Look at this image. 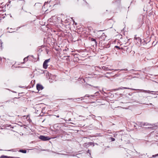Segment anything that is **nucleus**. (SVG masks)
<instances>
[{
    "mask_svg": "<svg viewBox=\"0 0 158 158\" xmlns=\"http://www.w3.org/2000/svg\"><path fill=\"white\" fill-rule=\"evenodd\" d=\"M90 96H91L92 97H94L95 96V95H89L88 94H86L85 95V97H89Z\"/></svg>",
    "mask_w": 158,
    "mask_h": 158,
    "instance_id": "nucleus-21",
    "label": "nucleus"
},
{
    "mask_svg": "<svg viewBox=\"0 0 158 158\" xmlns=\"http://www.w3.org/2000/svg\"><path fill=\"white\" fill-rule=\"evenodd\" d=\"M8 151H11V150H8Z\"/></svg>",
    "mask_w": 158,
    "mask_h": 158,
    "instance_id": "nucleus-34",
    "label": "nucleus"
},
{
    "mask_svg": "<svg viewBox=\"0 0 158 158\" xmlns=\"http://www.w3.org/2000/svg\"><path fill=\"white\" fill-rule=\"evenodd\" d=\"M56 116L57 118H59V115H56Z\"/></svg>",
    "mask_w": 158,
    "mask_h": 158,
    "instance_id": "nucleus-29",
    "label": "nucleus"
},
{
    "mask_svg": "<svg viewBox=\"0 0 158 158\" xmlns=\"http://www.w3.org/2000/svg\"><path fill=\"white\" fill-rule=\"evenodd\" d=\"M90 145H93V146H94V143H92V142H90L89 143Z\"/></svg>",
    "mask_w": 158,
    "mask_h": 158,
    "instance_id": "nucleus-27",
    "label": "nucleus"
},
{
    "mask_svg": "<svg viewBox=\"0 0 158 158\" xmlns=\"http://www.w3.org/2000/svg\"><path fill=\"white\" fill-rule=\"evenodd\" d=\"M121 0H114L113 3L116 6L119 7L121 5Z\"/></svg>",
    "mask_w": 158,
    "mask_h": 158,
    "instance_id": "nucleus-4",
    "label": "nucleus"
},
{
    "mask_svg": "<svg viewBox=\"0 0 158 158\" xmlns=\"http://www.w3.org/2000/svg\"><path fill=\"white\" fill-rule=\"evenodd\" d=\"M107 73V74H108V73H108V72H107V73Z\"/></svg>",
    "mask_w": 158,
    "mask_h": 158,
    "instance_id": "nucleus-31",
    "label": "nucleus"
},
{
    "mask_svg": "<svg viewBox=\"0 0 158 158\" xmlns=\"http://www.w3.org/2000/svg\"><path fill=\"white\" fill-rule=\"evenodd\" d=\"M90 40L94 42L93 44V45H96L97 42L95 39L93 38H91L90 39Z\"/></svg>",
    "mask_w": 158,
    "mask_h": 158,
    "instance_id": "nucleus-12",
    "label": "nucleus"
},
{
    "mask_svg": "<svg viewBox=\"0 0 158 158\" xmlns=\"http://www.w3.org/2000/svg\"><path fill=\"white\" fill-rule=\"evenodd\" d=\"M85 2L86 3H87V4H88V3L87 2H86V1H85Z\"/></svg>",
    "mask_w": 158,
    "mask_h": 158,
    "instance_id": "nucleus-32",
    "label": "nucleus"
},
{
    "mask_svg": "<svg viewBox=\"0 0 158 158\" xmlns=\"http://www.w3.org/2000/svg\"><path fill=\"white\" fill-rule=\"evenodd\" d=\"M106 36L105 33H103L102 34V35L101 36L100 39H101V40H104L106 39Z\"/></svg>",
    "mask_w": 158,
    "mask_h": 158,
    "instance_id": "nucleus-11",
    "label": "nucleus"
},
{
    "mask_svg": "<svg viewBox=\"0 0 158 158\" xmlns=\"http://www.w3.org/2000/svg\"><path fill=\"white\" fill-rule=\"evenodd\" d=\"M148 30L146 31V33L148 35H149L150 34V28L149 27H148Z\"/></svg>",
    "mask_w": 158,
    "mask_h": 158,
    "instance_id": "nucleus-17",
    "label": "nucleus"
},
{
    "mask_svg": "<svg viewBox=\"0 0 158 158\" xmlns=\"http://www.w3.org/2000/svg\"><path fill=\"white\" fill-rule=\"evenodd\" d=\"M143 16V15H141L138 19V21L139 27H141L144 23Z\"/></svg>",
    "mask_w": 158,
    "mask_h": 158,
    "instance_id": "nucleus-3",
    "label": "nucleus"
},
{
    "mask_svg": "<svg viewBox=\"0 0 158 158\" xmlns=\"http://www.w3.org/2000/svg\"><path fill=\"white\" fill-rule=\"evenodd\" d=\"M110 138L112 141H114L115 140V139L113 137H110Z\"/></svg>",
    "mask_w": 158,
    "mask_h": 158,
    "instance_id": "nucleus-24",
    "label": "nucleus"
},
{
    "mask_svg": "<svg viewBox=\"0 0 158 158\" xmlns=\"http://www.w3.org/2000/svg\"><path fill=\"white\" fill-rule=\"evenodd\" d=\"M131 89V90H136V91L138 90V91H139V92H146V93H150L151 92L158 93V91H156V92H155V91H150V90H143V89H132V88H127V87H119L117 89L118 90H119V89ZM138 92H139V91H138Z\"/></svg>",
    "mask_w": 158,
    "mask_h": 158,
    "instance_id": "nucleus-1",
    "label": "nucleus"
},
{
    "mask_svg": "<svg viewBox=\"0 0 158 158\" xmlns=\"http://www.w3.org/2000/svg\"><path fill=\"white\" fill-rule=\"evenodd\" d=\"M0 158H10V156H9L4 155H2L0 156Z\"/></svg>",
    "mask_w": 158,
    "mask_h": 158,
    "instance_id": "nucleus-20",
    "label": "nucleus"
},
{
    "mask_svg": "<svg viewBox=\"0 0 158 158\" xmlns=\"http://www.w3.org/2000/svg\"><path fill=\"white\" fill-rule=\"evenodd\" d=\"M109 66L106 65V66H102V67L101 68L100 67H97L99 68L100 69H101V68H102L103 70L105 71L111 70H113V69H110V68H109Z\"/></svg>",
    "mask_w": 158,
    "mask_h": 158,
    "instance_id": "nucleus-6",
    "label": "nucleus"
},
{
    "mask_svg": "<svg viewBox=\"0 0 158 158\" xmlns=\"http://www.w3.org/2000/svg\"><path fill=\"white\" fill-rule=\"evenodd\" d=\"M3 42H2V40H0V51L2 50L3 48L2 44H3Z\"/></svg>",
    "mask_w": 158,
    "mask_h": 158,
    "instance_id": "nucleus-15",
    "label": "nucleus"
},
{
    "mask_svg": "<svg viewBox=\"0 0 158 158\" xmlns=\"http://www.w3.org/2000/svg\"><path fill=\"white\" fill-rule=\"evenodd\" d=\"M114 23V21L111 19H109L107 22V23L109 25V27L110 28H111L112 27Z\"/></svg>",
    "mask_w": 158,
    "mask_h": 158,
    "instance_id": "nucleus-8",
    "label": "nucleus"
},
{
    "mask_svg": "<svg viewBox=\"0 0 158 158\" xmlns=\"http://www.w3.org/2000/svg\"><path fill=\"white\" fill-rule=\"evenodd\" d=\"M10 158H21L19 157H14V156H10Z\"/></svg>",
    "mask_w": 158,
    "mask_h": 158,
    "instance_id": "nucleus-26",
    "label": "nucleus"
},
{
    "mask_svg": "<svg viewBox=\"0 0 158 158\" xmlns=\"http://www.w3.org/2000/svg\"><path fill=\"white\" fill-rule=\"evenodd\" d=\"M50 59H49L44 61L43 64V67L44 69H47L48 66V63L50 61Z\"/></svg>",
    "mask_w": 158,
    "mask_h": 158,
    "instance_id": "nucleus-5",
    "label": "nucleus"
},
{
    "mask_svg": "<svg viewBox=\"0 0 158 158\" xmlns=\"http://www.w3.org/2000/svg\"><path fill=\"white\" fill-rule=\"evenodd\" d=\"M62 22H64L65 23H67L68 21H67V19H66L64 20V19H63L61 20Z\"/></svg>",
    "mask_w": 158,
    "mask_h": 158,
    "instance_id": "nucleus-22",
    "label": "nucleus"
},
{
    "mask_svg": "<svg viewBox=\"0 0 158 158\" xmlns=\"http://www.w3.org/2000/svg\"><path fill=\"white\" fill-rule=\"evenodd\" d=\"M151 124H149L147 123L143 122V126H151Z\"/></svg>",
    "mask_w": 158,
    "mask_h": 158,
    "instance_id": "nucleus-19",
    "label": "nucleus"
},
{
    "mask_svg": "<svg viewBox=\"0 0 158 158\" xmlns=\"http://www.w3.org/2000/svg\"><path fill=\"white\" fill-rule=\"evenodd\" d=\"M151 126H152V127H148V128H150L152 129L153 128V127H158V122L152 124H151Z\"/></svg>",
    "mask_w": 158,
    "mask_h": 158,
    "instance_id": "nucleus-10",
    "label": "nucleus"
},
{
    "mask_svg": "<svg viewBox=\"0 0 158 158\" xmlns=\"http://www.w3.org/2000/svg\"><path fill=\"white\" fill-rule=\"evenodd\" d=\"M128 43H126L125 44V45H124L123 47H122L121 48L117 46H115L114 47V48L117 49V50L119 49H122L124 50H127L128 49Z\"/></svg>",
    "mask_w": 158,
    "mask_h": 158,
    "instance_id": "nucleus-2",
    "label": "nucleus"
},
{
    "mask_svg": "<svg viewBox=\"0 0 158 158\" xmlns=\"http://www.w3.org/2000/svg\"><path fill=\"white\" fill-rule=\"evenodd\" d=\"M31 57H33V56H31Z\"/></svg>",
    "mask_w": 158,
    "mask_h": 158,
    "instance_id": "nucleus-33",
    "label": "nucleus"
},
{
    "mask_svg": "<svg viewBox=\"0 0 158 158\" xmlns=\"http://www.w3.org/2000/svg\"><path fill=\"white\" fill-rule=\"evenodd\" d=\"M19 152L24 153L27 152V151L25 149H20L19 150Z\"/></svg>",
    "mask_w": 158,
    "mask_h": 158,
    "instance_id": "nucleus-18",
    "label": "nucleus"
},
{
    "mask_svg": "<svg viewBox=\"0 0 158 158\" xmlns=\"http://www.w3.org/2000/svg\"><path fill=\"white\" fill-rule=\"evenodd\" d=\"M37 89L39 91L40 90H42L44 88L43 86L41 84H37L36 85Z\"/></svg>",
    "mask_w": 158,
    "mask_h": 158,
    "instance_id": "nucleus-9",
    "label": "nucleus"
},
{
    "mask_svg": "<svg viewBox=\"0 0 158 158\" xmlns=\"http://www.w3.org/2000/svg\"><path fill=\"white\" fill-rule=\"evenodd\" d=\"M135 39L136 40H137V42L138 43H139V42L141 44V39L139 37H138L137 38H135Z\"/></svg>",
    "mask_w": 158,
    "mask_h": 158,
    "instance_id": "nucleus-16",
    "label": "nucleus"
},
{
    "mask_svg": "<svg viewBox=\"0 0 158 158\" xmlns=\"http://www.w3.org/2000/svg\"><path fill=\"white\" fill-rule=\"evenodd\" d=\"M29 57V56H28L26 57H25L24 59H23V62L22 63L23 64H24L25 63L27 62V60H28V58Z\"/></svg>",
    "mask_w": 158,
    "mask_h": 158,
    "instance_id": "nucleus-13",
    "label": "nucleus"
},
{
    "mask_svg": "<svg viewBox=\"0 0 158 158\" xmlns=\"http://www.w3.org/2000/svg\"><path fill=\"white\" fill-rule=\"evenodd\" d=\"M87 152L88 153H89V154L90 155H91V153H90L91 152H90V150H89V149L88 150Z\"/></svg>",
    "mask_w": 158,
    "mask_h": 158,
    "instance_id": "nucleus-25",
    "label": "nucleus"
},
{
    "mask_svg": "<svg viewBox=\"0 0 158 158\" xmlns=\"http://www.w3.org/2000/svg\"><path fill=\"white\" fill-rule=\"evenodd\" d=\"M0 60H2V59H1V58H0Z\"/></svg>",
    "mask_w": 158,
    "mask_h": 158,
    "instance_id": "nucleus-30",
    "label": "nucleus"
},
{
    "mask_svg": "<svg viewBox=\"0 0 158 158\" xmlns=\"http://www.w3.org/2000/svg\"><path fill=\"white\" fill-rule=\"evenodd\" d=\"M47 4H48V3H47L46 2H45V3H44V5H45Z\"/></svg>",
    "mask_w": 158,
    "mask_h": 158,
    "instance_id": "nucleus-28",
    "label": "nucleus"
},
{
    "mask_svg": "<svg viewBox=\"0 0 158 158\" xmlns=\"http://www.w3.org/2000/svg\"><path fill=\"white\" fill-rule=\"evenodd\" d=\"M143 122H137V124L139 126L142 127L143 126Z\"/></svg>",
    "mask_w": 158,
    "mask_h": 158,
    "instance_id": "nucleus-14",
    "label": "nucleus"
},
{
    "mask_svg": "<svg viewBox=\"0 0 158 158\" xmlns=\"http://www.w3.org/2000/svg\"><path fill=\"white\" fill-rule=\"evenodd\" d=\"M158 156V154L155 155H153L152 156V157H155Z\"/></svg>",
    "mask_w": 158,
    "mask_h": 158,
    "instance_id": "nucleus-23",
    "label": "nucleus"
},
{
    "mask_svg": "<svg viewBox=\"0 0 158 158\" xmlns=\"http://www.w3.org/2000/svg\"><path fill=\"white\" fill-rule=\"evenodd\" d=\"M39 138L43 141H47L49 139L48 137L44 135H40L39 136Z\"/></svg>",
    "mask_w": 158,
    "mask_h": 158,
    "instance_id": "nucleus-7",
    "label": "nucleus"
}]
</instances>
